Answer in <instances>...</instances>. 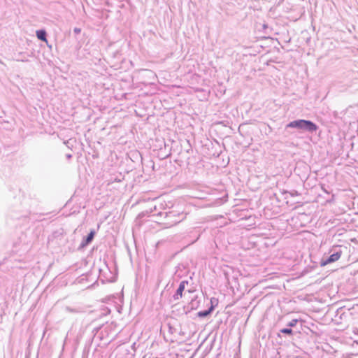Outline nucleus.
I'll use <instances>...</instances> for the list:
<instances>
[{
    "label": "nucleus",
    "mask_w": 358,
    "mask_h": 358,
    "mask_svg": "<svg viewBox=\"0 0 358 358\" xmlns=\"http://www.w3.org/2000/svg\"><path fill=\"white\" fill-rule=\"evenodd\" d=\"M288 127L298 128L301 129H306L309 131H315L317 129V126L311 121L305 120H299L290 122L287 124Z\"/></svg>",
    "instance_id": "f257e3e1"
},
{
    "label": "nucleus",
    "mask_w": 358,
    "mask_h": 358,
    "mask_svg": "<svg viewBox=\"0 0 358 358\" xmlns=\"http://www.w3.org/2000/svg\"><path fill=\"white\" fill-rule=\"evenodd\" d=\"M342 255V252H337L334 254H332L328 259L326 260H322L320 262L321 266H325L327 264H329L331 263L335 262L338 261Z\"/></svg>",
    "instance_id": "f03ea898"
},
{
    "label": "nucleus",
    "mask_w": 358,
    "mask_h": 358,
    "mask_svg": "<svg viewBox=\"0 0 358 358\" xmlns=\"http://www.w3.org/2000/svg\"><path fill=\"white\" fill-rule=\"evenodd\" d=\"M187 281H182L180 283V285L176 291V294H178L180 296H182V292H184L185 290V285H187Z\"/></svg>",
    "instance_id": "7ed1b4c3"
},
{
    "label": "nucleus",
    "mask_w": 358,
    "mask_h": 358,
    "mask_svg": "<svg viewBox=\"0 0 358 358\" xmlns=\"http://www.w3.org/2000/svg\"><path fill=\"white\" fill-rule=\"evenodd\" d=\"M36 36L38 39L47 42L46 39V33L44 30H38L36 31Z\"/></svg>",
    "instance_id": "20e7f679"
},
{
    "label": "nucleus",
    "mask_w": 358,
    "mask_h": 358,
    "mask_svg": "<svg viewBox=\"0 0 358 358\" xmlns=\"http://www.w3.org/2000/svg\"><path fill=\"white\" fill-rule=\"evenodd\" d=\"M94 231H92L89 234L88 236H87V238H86V244H88L90 243L92 239L94 238Z\"/></svg>",
    "instance_id": "39448f33"
},
{
    "label": "nucleus",
    "mask_w": 358,
    "mask_h": 358,
    "mask_svg": "<svg viewBox=\"0 0 358 358\" xmlns=\"http://www.w3.org/2000/svg\"><path fill=\"white\" fill-rule=\"evenodd\" d=\"M213 310V307H211L208 310L203 312H199L198 315L199 317H206Z\"/></svg>",
    "instance_id": "423d86ee"
},
{
    "label": "nucleus",
    "mask_w": 358,
    "mask_h": 358,
    "mask_svg": "<svg viewBox=\"0 0 358 358\" xmlns=\"http://www.w3.org/2000/svg\"><path fill=\"white\" fill-rule=\"evenodd\" d=\"M280 332L282 334H289V335H292L293 334V331L291 329H287V328L282 329L280 330Z\"/></svg>",
    "instance_id": "0eeeda50"
},
{
    "label": "nucleus",
    "mask_w": 358,
    "mask_h": 358,
    "mask_svg": "<svg viewBox=\"0 0 358 358\" xmlns=\"http://www.w3.org/2000/svg\"><path fill=\"white\" fill-rule=\"evenodd\" d=\"M297 320H292L289 324H288V326L289 327H294L296 324L297 323Z\"/></svg>",
    "instance_id": "6e6552de"
},
{
    "label": "nucleus",
    "mask_w": 358,
    "mask_h": 358,
    "mask_svg": "<svg viewBox=\"0 0 358 358\" xmlns=\"http://www.w3.org/2000/svg\"><path fill=\"white\" fill-rule=\"evenodd\" d=\"M173 298L174 299V301H178L180 299H181L182 297L180 296L178 294H175L173 296Z\"/></svg>",
    "instance_id": "1a4fd4ad"
},
{
    "label": "nucleus",
    "mask_w": 358,
    "mask_h": 358,
    "mask_svg": "<svg viewBox=\"0 0 358 358\" xmlns=\"http://www.w3.org/2000/svg\"><path fill=\"white\" fill-rule=\"evenodd\" d=\"M75 31L78 33V32H80V29H75Z\"/></svg>",
    "instance_id": "9d476101"
}]
</instances>
